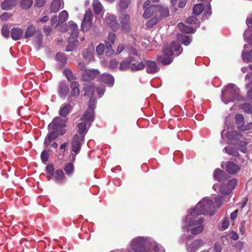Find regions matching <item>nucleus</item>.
<instances>
[{
  "label": "nucleus",
  "instance_id": "obj_48",
  "mask_svg": "<svg viewBox=\"0 0 252 252\" xmlns=\"http://www.w3.org/2000/svg\"><path fill=\"white\" fill-rule=\"evenodd\" d=\"M32 4V0H21L20 6L23 9L29 8Z\"/></svg>",
  "mask_w": 252,
  "mask_h": 252
},
{
  "label": "nucleus",
  "instance_id": "obj_26",
  "mask_svg": "<svg viewBox=\"0 0 252 252\" xmlns=\"http://www.w3.org/2000/svg\"><path fill=\"white\" fill-rule=\"evenodd\" d=\"M17 0H5L1 3V8L4 10H8L15 6Z\"/></svg>",
  "mask_w": 252,
  "mask_h": 252
},
{
  "label": "nucleus",
  "instance_id": "obj_8",
  "mask_svg": "<svg viewBox=\"0 0 252 252\" xmlns=\"http://www.w3.org/2000/svg\"><path fill=\"white\" fill-rule=\"evenodd\" d=\"M93 14L91 10H87L84 16L83 20L82 22V30L83 31H87L90 29L92 25Z\"/></svg>",
  "mask_w": 252,
  "mask_h": 252
},
{
  "label": "nucleus",
  "instance_id": "obj_2",
  "mask_svg": "<svg viewBox=\"0 0 252 252\" xmlns=\"http://www.w3.org/2000/svg\"><path fill=\"white\" fill-rule=\"evenodd\" d=\"M216 212L213 201L207 197L203 198L190 212L192 215L213 216Z\"/></svg>",
  "mask_w": 252,
  "mask_h": 252
},
{
  "label": "nucleus",
  "instance_id": "obj_23",
  "mask_svg": "<svg viewBox=\"0 0 252 252\" xmlns=\"http://www.w3.org/2000/svg\"><path fill=\"white\" fill-rule=\"evenodd\" d=\"M64 4L62 0H54L51 6V10L53 12H57L60 9L63 7Z\"/></svg>",
  "mask_w": 252,
  "mask_h": 252
},
{
  "label": "nucleus",
  "instance_id": "obj_50",
  "mask_svg": "<svg viewBox=\"0 0 252 252\" xmlns=\"http://www.w3.org/2000/svg\"><path fill=\"white\" fill-rule=\"evenodd\" d=\"M95 99L91 97L89 102V109L86 111H89V112H92L93 115L94 110L95 108Z\"/></svg>",
  "mask_w": 252,
  "mask_h": 252
},
{
  "label": "nucleus",
  "instance_id": "obj_33",
  "mask_svg": "<svg viewBox=\"0 0 252 252\" xmlns=\"http://www.w3.org/2000/svg\"><path fill=\"white\" fill-rule=\"evenodd\" d=\"M116 35L114 33L111 32L108 35L107 39L105 41V46L107 49L112 47L115 40Z\"/></svg>",
  "mask_w": 252,
  "mask_h": 252
},
{
  "label": "nucleus",
  "instance_id": "obj_14",
  "mask_svg": "<svg viewBox=\"0 0 252 252\" xmlns=\"http://www.w3.org/2000/svg\"><path fill=\"white\" fill-rule=\"evenodd\" d=\"M105 19L107 24L112 30L116 31L119 29L120 25L115 16L113 15H109Z\"/></svg>",
  "mask_w": 252,
  "mask_h": 252
},
{
  "label": "nucleus",
  "instance_id": "obj_29",
  "mask_svg": "<svg viewBox=\"0 0 252 252\" xmlns=\"http://www.w3.org/2000/svg\"><path fill=\"white\" fill-rule=\"evenodd\" d=\"M145 66V63L141 61L139 63H132V62L130 65V70L132 71H136L144 68Z\"/></svg>",
  "mask_w": 252,
  "mask_h": 252
},
{
  "label": "nucleus",
  "instance_id": "obj_5",
  "mask_svg": "<svg viewBox=\"0 0 252 252\" xmlns=\"http://www.w3.org/2000/svg\"><path fill=\"white\" fill-rule=\"evenodd\" d=\"M180 47L178 42H172L170 45L164 47L163 50V54L158 56L157 61L163 65L170 63L173 61L171 57L173 55V51H179Z\"/></svg>",
  "mask_w": 252,
  "mask_h": 252
},
{
  "label": "nucleus",
  "instance_id": "obj_40",
  "mask_svg": "<svg viewBox=\"0 0 252 252\" xmlns=\"http://www.w3.org/2000/svg\"><path fill=\"white\" fill-rule=\"evenodd\" d=\"M224 135L229 139H233L237 137L238 133L234 131H227L225 132V130H223L221 132V137L222 138Z\"/></svg>",
  "mask_w": 252,
  "mask_h": 252
},
{
  "label": "nucleus",
  "instance_id": "obj_46",
  "mask_svg": "<svg viewBox=\"0 0 252 252\" xmlns=\"http://www.w3.org/2000/svg\"><path fill=\"white\" fill-rule=\"evenodd\" d=\"M223 151L225 152L228 155H232L234 157H237L239 156L237 150L233 148L225 147L223 149Z\"/></svg>",
  "mask_w": 252,
  "mask_h": 252
},
{
  "label": "nucleus",
  "instance_id": "obj_32",
  "mask_svg": "<svg viewBox=\"0 0 252 252\" xmlns=\"http://www.w3.org/2000/svg\"><path fill=\"white\" fill-rule=\"evenodd\" d=\"M79 84L77 82L75 81L71 82V96H76L79 94V89L78 88Z\"/></svg>",
  "mask_w": 252,
  "mask_h": 252
},
{
  "label": "nucleus",
  "instance_id": "obj_36",
  "mask_svg": "<svg viewBox=\"0 0 252 252\" xmlns=\"http://www.w3.org/2000/svg\"><path fill=\"white\" fill-rule=\"evenodd\" d=\"M133 62L131 58H129L123 61L120 64L119 68L121 70H126L129 68L130 69V65Z\"/></svg>",
  "mask_w": 252,
  "mask_h": 252
},
{
  "label": "nucleus",
  "instance_id": "obj_24",
  "mask_svg": "<svg viewBox=\"0 0 252 252\" xmlns=\"http://www.w3.org/2000/svg\"><path fill=\"white\" fill-rule=\"evenodd\" d=\"M78 41L77 38L69 37L68 38V44L66 46L65 51L67 52L71 51L77 46Z\"/></svg>",
  "mask_w": 252,
  "mask_h": 252
},
{
  "label": "nucleus",
  "instance_id": "obj_63",
  "mask_svg": "<svg viewBox=\"0 0 252 252\" xmlns=\"http://www.w3.org/2000/svg\"><path fill=\"white\" fill-rule=\"evenodd\" d=\"M34 40L37 41L38 46H40L41 43H42V35L40 32H37V36L34 37Z\"/></svg>",
  "mask_w": 252,
  "mask_h": 252
},
{
  "label": "nucleus",
  "instance_id": "obj_19",
  "mask_svg": "<svg viewBox=\"0 0 252 252\" xmlns=\"http://www.w3.org/2000/svg\"><path fill=\"white\" fill-rule=\"evenodd\" d=\"M101 81L107 84L110 86H112L114 83V77L109 73H103L99 77Z\"/></svg>",
  "mask_w": 252,
  "mask_h": 252
},
{
  "label": "nucleus",
  "instance_id": "obj_55",
  "mask_svg": "<svg viewBox=\"0 0 252 252\" xmlns=\"http://www.w3.org/2000/svg\"><path fill=\"white\" fill-rule=\"evenodd\" d=\"M228 236L229 238L233 241H236L238 240L239 238L238 234L233 230L230 231L228 234Z\"/></svg>",
  "mask_w": 252,
  "mask_h": 252
},
{
  "label": "nucleus",
  "instance_id": "obj_54",
  "mask_svg": "<svg viewBox=\"0 0 252 252\" xmlns=\"http://www.w3.org/2000/svg\"><path fill=\"white\" fill-rule=\"evenodd\" d=\"M56 59L62 64H64L66 62V58L63 53H59L56 55Z\"/></svg>",
  "mask_w": 252,
  "mask_h": 252
},
{
  "label": "nucleus",
  "instance_id": "obj_59",
  "mask_svg": "<svg viewBox=\"0 0 252 252\" xmlns=\"http://www.w3.org/2000/svg\"><path fill=\"white\" fill-rule=\"evenodd\" d=\"M104 50V45L103 44H99L96 48V51L98 55H102Z\"/></svg>",
  "mask_w": 252,
  "mask_h": 252
},
{
  "label": "nucleus",
  "instance_id": "obj_37",
  "mask_svg": "<svg viewBox=\"0 0 252 252\" xmlns=\"http://www.w3.org/2000/svg\"><path fill=\"white\" fill-rule=\"evenodd\" d=\"M94 91V87L93 85H88L84 89L83 95L92 96Z\"/></svg>",
  "mask_w": 252,
  "mask_h": 252
},
{
  "label": "nucleus",
  "instance_id": "obj_10",
  "mask_svg": "<svg viewBox=\"0 0 252 252\" xmlns=\"http://www.w3.org/2000/svg\"><path fill=\"white\" fill-rule=\"evenodd\" d=\"M66 122L60 117L55 118L49 125V128L55 130H60L65 126Z\"/></svg>",
  "mask_w": 252,
  "mask_h": 252
},
{
  "label": "nucleus",
  "instance_id": "obj_15",
  "mask_svg": "<svg viewBox=\"0 0 252 252\" xmlns=\"http://www.w3.org/2000/svg\"><path fill=\"white\" fill-rule=\"evenodd\" d=\"M145 67L146 71L148 73H155L159 70V67H158L156 63L152 61H145Z\"/></svg>",
  "mask_w": 252,
  "mask_h": 252
},
{
  "label": "nucleus",
  "instance_id": "obj_3",
  "mask_svg": "<svg viewBox=\"0 0 252 252\" xmlns=\"http://www.w3.org/2000/svg\"><path fill=\"white\" fill-rule=\"evenodd\" d=\"M186 223L187 230L192 234L197 235L200 233L204 228L203 222L204 219L202 217H199L198 216L192 215L190 213L184 220Z\"/></svg>",
  "mask_w": 252,
  "mask_h": 252
},
{
  "label": "nucleus",
  "instance_id": "obj_56",
  "mask_svg": "<svg viewBox=\"0 0 252 252\" xmlns=\"http://www.w3.org/2000/svg\"><path fill=\"white\" fill-rule=\"evenodd\" d=\"M1 33L5 37H8L9 35V30L7 25H3L1 29Z\"/></svg>",
  "mask_w": 252,
  "mask_h": 252
},
{
  "label": "nucleus",
  "instance_id": "obj_6",
  "mask_svg": "<svg viewBox=\"0 0 252 252\" xmlns=\"http://www.w3.org/2000/svg\"><path fill=\"white\" fill-rule=\"evenodd\" d=\"M94 121L93 115L92 112L86 111L80 119V122L78 124L79 135H83L86 131L87 126H89Z\"/></svg>",
  "mask_w": 252,
  "mask_h": 252
},
{
  "label": "nucleus",
  "instance_id": "obj_62",
  "mask_svg": "<svg viewBox=\"0 0 252 252\" xmlns=\"http://www.w3.org/2000/svg\"><path fill=\"white\" fill-rule=\"evenodd\" d=\"M57 130H54L53 131H51L47 135L52 140H55L59 135L58 132L57 131Z\"/></svg>",
  "mask_w": 252,
  "mask_h": 252
},
{
  "label": "nucleus",
  "instance_id": "obj_7",
  "mask_svg": "<svg viewBox=\"0 0 252 252\" xmlns=\"http://www.w3.org/2000/svg\"><path fill=\"white\" fill-rule=\"evenodd\" d=\"M121 29L125 32H128L130 31V15L127 13H123L119 17Z\"/></svg>",
  "mask_w": 252,
  "mask_h": 252
},
{
  "label": "nucleus",
  "instance_id": "obj_9",
  "mask_svg": "<svg viewBox=\"0 0 252 252\" xmlns=\"http://www.w3.org/2000/svg\"><path fill=\"white\" fill-rule=\"evenodd\" d=\"M84 140V135L76 134L71 143V151L75 154L79 153L81 147V141Z\"/></svg>",
  "mask_w": 252,
  "mask_h": 252
},
{
  "label": "nucleus",
  "instance_id": "obj_42",
  "mask_svg": "<svg viewBox=\"0 0 252 252\" xmlns=\"http://www.w3.org/2000/svg\"><path fill=\"white\" fill-rule=\"evenodd\" d=\"M94 50V47L92 45L89 47L88 51H84L83 53V57L84 59L91 60L93 58V52Z\"/></svg>",
  "mask_w": 252,
  "mask_h": 252
},
{
  "label": "nucleus",
  "instance_id": "obj_16",
  "mask_svg": "<svg viewBox=\"0 0 252 252\" xmlns=\"http://www.w3.org/2000/svg\"><path fill=\"white\" fill-rule=\"evenodd\" d=\"M247 24L249 28L251 29V32L252 33L249 36V34L250 33L249 30L245 31L243 34L244 38L245 41L249 43V44L252 45V17L248 19Z\"/></svg>",
  "mask_w": 252,
  "mask_h": 252
},
{
  "label": "nucleus",
  "instance_id": "obj_57",
  "mask_svg": "<svg viewBox=\"0 0 252 252\" xmlns=\"http://www.w3.org/2000/svg\"><path fill=\"white\" fill-rule=\"evenodd\" d=\"M246 221H243L239 226L240 233L243 235L245 234Z\"/></svg>",
  "mask_w": 252,
  "mask_h": 252
},
{
  "label": "nucleus",
  "instance_id": "obj_27",
  "mask_svg": "<svg viewBox=\"0 0 252 252\" xmlns=\"http://www.w3.org/2000/svg\"><path fill=\"white\" fill-rule=\"evenodd\" d=\"M23 32V31L21 29L13 28L11 30V36L14 40H17L21 38Z\"/></svg>",
  "mask_w": 252,
  "mask_h": 252
},
{
  "label": "nucleus",
  "instance_id": "obj_49",
  "mask_svg": "<svg viewBox=\"0 0 252 252\" xmlns=\"http://www.w3.org/2000/svg\"><path fill=\"white\" fill-rule=\"evenodd\" d=\"M241 108L247 113H252V105L250 103H244L241 105Z\"/></svg>",
  "mask_w": 252,
  "mask_h": 252
},
{
  "label": "nucleus",
  "instance_id": "obj_18",
  "mask_svg": "<svg viewBox=\"0 0 252 252\" xmlns=\"http://www.w3.org/2000/svg\"><path fill=\"white\" fill-rule=\"evenodd\" d=\"M226 169L229 174H235L240 171V167L238 164L231 161L227 163Z\"/></svg>",
  "mask_w": 252,
  "mask_h": 252
},
{
  "label": "nucleus",
  "instance_id": "obj_20",
  "mask_svg": "<svg viewBox=\"0 0 252 252\" xmlns=\"http://www.w3.org/2000/svg\"><path fill=\"white\" fill-rule=\"evenodd\" d=\"M157 13L158 14V19H159L160 17H168L169 15V11L166 6H159L157 5Z\"/></svg>",
  "mask_w": 252,
  "mask_h": 252
},
{
  "label": "nucleus",
  "instance_id": "obj_13",
  "mask_svg": "<svg viewBox=\"0 0 252 252\" xmlns=\"http://www.w3.org/2000/svg\"><path fill=\"white\" fill-rule=\"evenodd\" d=\"M203 241L202 239H195L192 242L187 244V250L188 252H195L198 248L203 246Z\"/></svg>",
  "mask_w": 252,
  "mask_h": 252
},
{
  "label": "nucleus",
  "instance_id": "obj_35",
  "mask_svg": "<svg viewBox=\"0 0 252 252\" xmlns=\"http://www.w3.org/2000/svg\"><path fill=\"white\" fill-rule=\"evenodd\" d=\"M235 123L237 126L238 128L240 130L241 127L244 124V118L242 114H239L235 117Z\"/></svg>",
  "mask_w": 252,
  "mask_h": 252
},
{
  "label": "nucleus",
  "instance_id": "obj_52",
  "mask_svg": "<svg viewBox=\"0 0 252 252\" xmlns=\"http://www.w3.org/2000/svg\"><path fill=\"white\" fill-rule=\"evenodd\" d=\"M68 16V13L65 10H63L59 16V21L60 23L64 22L67 19Z\"/></svg>",
  "mask_w": 252,
  "mask_h": 252
},
{
  "label": "nucleus",
  "instance_id": "obj_58",
  "mask_svg": "<svg viewBox=\"0 0 252 252\" xmlns=\"http://www.w3.org/2000/svg\"><path fill=\"white\" fill-rule=\"evenodd\" d=\"M49 158V152L48 151H43L41 154V159L43 162H46Z\"/></svg>",
  "mask_w": 252,
  "mask_h": 252
},
{
  "label": "nucleus",
  "instance_id": "obj_12",
  "mask_svg": "<svg viewBox=\"0 0 252 252\" xmlns=\"http://www.w3.org/2000/svg\"><path fill=\"white\" fill-rule=\"evenodd\" d=\"M237 184V180L235 179H232L229 180L227 183V189H224L225 184L223 183L220 185V191L224 194H229L232 189H234Z\"/></svg>",
  "mask_w": 252,
  "mask_h": 252
},
{
  "label": "nucleus",
  "instance_id": "obj_30",
  "mask_svg": "<svg viewBox=\"0 0 252 252\" xmlns=\"http://www.w3.org/2000/svg\"><path fill=\"white\" fill-rule=\"evenodd\" d=\"M36 32V28L33 25H31L28 27L26 31L24 37L28 38L32 36Z\"/></svg>",
  "mask_w": 252,
  "mask_h": 252
},
{
  "label": "nucleus",
  "instance_id": "obj_39",
  "mask_svg": "<svg viewBox=\"0 0 252 252\" xmlns=\"http://www.w3.org/2000/svg\"><path fill=\"white\" fill-rule=\"evenodd\" d=\"M178 27L183 32L187 33L193 32V29L191 27L186 26L182 23H180L178 24Z\"/></svg>",
  "mask_w": 252,
  "mask_h": 252
},
{
  "label": "nucleus",
  "instance_id": "obj_61",
  "mask_svg": "<svg viewBox=\"0 0 252 252\" xmlns=\"http://www.w3.org/2000/svg\"><path fill=\"white\" fill-rule=\"evenodd\" d=\"M252 129V123L250 122L246 125H243V127H241L240 130L241 131H246Z\"/></svg>",
  "mask_w": 252,
  "mask_h": 252
},
{
  "label": "nucleus",
  "instance_id": "obj_1",
  "mask_svg": "<svg viewBox=\"0 0 252 252\" xmlns=\"http://www.w3.org/2000/svg\"><path fill=\"white\" fill-rule=\"evenodd\" d=\"M152 245L155 252H165L164 248L160 245L152 242L149 237H137L130 242L131 248L134 252H149Z\"/></svg>",
  "mask_w": 252,
  "mask_h": 252
},
{
  "label": "nucleus",
  "instance_id": "obj_53",
  "mask_svg": "<svg viewBox=\"0 0 252 252\" xmlns=\"http://www.w3.org/2000/svg\"><path fill=\"white\" fill-rule=\"evenodd\" d=\"M229 225V221L227 218H224L222 220V224L220 228V230L221 231L227 229Z\"/></svg>",
  "mask_w": 252,
  "mask_h": 252
},
{
  "label": "nucleus",
  "instance_id": "obj_51",
  "mask_svg": "<svg viewBox=\"0 0 252 252\" xmlns=\"http://www.w3.org/2000/svg\"><path fill=\"white\" fill-rule=\"evenodd\" d=\"M158 20V16H154L147 22L146 26L149 28H151L157 23Z\"/></svg>",
  "mask_w": 252,
  "mask_h": 252
},
{
  "label": "nucleus",
  "instance_id": "obj_11",
  "mask_svg": "<svg viewBox=\"0 0 252 252\" xmlns=\"http://www.w3.org/2000/svg\"><path fill=\"white\" fill-rule=\"evenodd\" d=\"M97 69H85L82 74V79L85 81L94 79L99 74Z\"/></svg>",
  "mask_w": 252,
  "mask_h": 252
},
{
  "label": "nucleus",
  "instance_id": "obj_47",
  "mask_svg": "<svg viewBox=\"0 0 252 252\" xmlns=\"http://www.w3.org/2000/svg\"><path fill=\"white\" fill-rule=\"evenodd\" d=\"M243 60L245 62H252V51L250 52H242Z\"/></svg>",
  "mask_w": 252,
  "mask_h": 252
},
{
  "label": "nucleus",
  "instance_id": "obj_45",
  "mask_svg": "<svg viewBox=\"0 0 252 252\" xmlns=\"http://www.w3.org/2000/svg\"><path fill=\"white\" fill-rule=\"evenodd\" d=\"M64 74L67 78V80L69 81H71L72 80H74L76 79V77L75 75H74L69 69H65L64 70Z\"/></svg>",
  "mask_w": 252,
  "mask_h": 252
},
{
  "label": "nucleus",
  "instance_id": "obj_34",
  "mask_svg": "<svg viewBox=\"0 0 252 252\" xmlns=\"http://www.w3.org/2000/svg\"><path fill=\"white\" fill-rule=\"evenodd\" d=\"M177 38L182 43L186 46L188 45L191 41V39L189 36L182 34H178Z\"/></svg>",
  "mask_w": 252,
  "mask_h": 252
},
{
  "label": "nucleus",
  "instance_id": "obj_17",
  "mask_svg": "<svg viewBox=\"0 0 252 252\" xmlns=\"http://www.w3.org/2000/svg\"><path fill=\"white\" fill-rule=\"evenodd\" d=\"M152 15L158 16V14L157 13V5H152L146 8L143 15V17L146 19L150 18Z\"/></svg>",
  "mask_w": 252,
  "mask_h": 252
},
{
  "label": "nucleus",
  "instance_id": "obj_38",
  "mask_svg": "<svg viewBox=\"0 0 252 252\" xmlns=\"http://www.w3.org/2000/svg\"><path fill=\"white\" fill-rule=\"evenodd\" d=\"M55 180L59 182H63L65 180V177L62 170H58L55 172Z\"/></svg>",
  "mask_w": 252,
  "mask_h": 252
},
{
  "label": "nucleus",
  "instance_id": "obj_44",
  "mask_svg": "<svg viewBox=\"0 0 252 252\" xmlns=\"http://www.w3.org/2000/svg\"><path fill=\"white\" fill-rule=\"evenodd\" d=\"M203 10V6L202 4H196L194 6L193 13L195 15H198L202 13Z\"/></svg>",
  "mask_w": 252,
  "mask_h": 252
},
{
  "label": "nucleus",
  "instance_id": "obj_43",
  "mask_svg": "<svg viewBox=\"0 0 252 252\" xmlns=\"http://www.w3.org/2000/svg\"><path fill=\"white\" fill-rule=\"evenodd\" d=\"M64 170L68 176H71L74 172V166L71 163H68L65 165Z\"/></svg>",
  "mask_w": 252,
  "mask_h": 252
},
{
  "label": "nucleus",
  "instance_id": "obj_31",
  "mask_svg": "<svg viewBox=\"0 0 252 252\" xmlns=\"http://www.w3.org/2000/svg\"><path fill=\"white\" fill-rule=\"evenodd\" d=\"M93 10L95 14H99L102 10V5L98 0H94L93 2Z\"/></svg>",
  "mask_w": 252,
  "mask_h": 252
},
{
  "label": "nucleus",
  "instance_id": "obj_21",
  "mask_svg": "<svg viewBox=\"0 0 252 252\" xmlns=\"http://www.w3.org/2000/svg\"><path fill=\"white\" fill-rule=\"evenodd\" d=\"M131 0H119L117 4V8L121 13H123L129 6Z\"/></svg>",
  "mask_w": 252,
  "mask_h": 252
},
{
  "label": "nucleus",
  "instance_id": "obj_60",
  "mask_svg": "<svg viewBox=\"0 0 252 252\" xmlns=\"http://www.w3.org/2000/svg\"><path fill=\"white\" fill-rule=\"evenodd\" d=\"M105 91V87L102 85L97 88V93L101 97Z\"/></svg>",
  "mask_w": 252,
  "mask_h": 252
},
{
  "label": "nucleus",
  "instance_id": "obj_4",
  "mask_svg": "<svg viewBox=\"0 0 252 252\" xmlns=\"http://www.w3.org/2000/svg\"><path fill=\"white\" fill-rule=\"evenodd\" d=\"M241 98L239 89L235 84H229L221 91V99L225 104Z\"/></svg>",
  "mask_w": 252,
  "mask_h": 252
},
{
  "label": "nucleus",
  "instance_id": "obj_64",
  "mask_svg": "<svg viewBox=\"0 0 252 252\" xmlns=\"http://www.w3.org/2000/svg\"><path fill=\"white\" fill-rule=\"evenodd\" d=\"M247 94L249 97L252 96V80L247 85Z\"/></svg>",
  "mask_w": 252,
  "mask_h": 252
},
{
  "label": "nucleus",
  "instance_id": "obj_41",
  "mask_svg": "<svg viewBox=\"0 0 252 252\" xmlns=\"http://www.w3.org/2000/svg\"><path fill=\"white\" fill-rule=\"evenodd\" d=\"M69 89L66 84L61 83L59 86V94L61 96H65L68 93Z\"/></svg>",
  "mask_w": 252,
  "mask_h": 252
},
{
  "label": "nucleus",
  "instance_id": "obj_25",
  "mask_svg": "<svg viewBox=\"0 0 252 252\" xmlns=\"http://www.w3.org/2000/svg\"><path fill=\"white\" fill-rule=\"evenodd\" d=\"M214 178L220 182L226 178L225 173L220 169H216L214 172Z\"/></svg>",
  "mask_w": 252,
  "mask_h": 252
},
{
  "label": "nucleus",
  "instance_id": "obj_22",
  "mask_svg": "<svg viewBox=\"0 0 252 252\" xmlns=\"http://www.w3.org/2000/svg\"><path fill=\"white\" fill-rule=\"evenodd\" d=\"M67 31L70 34V37L77 38L78 29H77V25L75 23H70Z\"/></svg>",
  "mask_w": 252,
  "mask_h": 252
},
{
  "label": "nucleus",
  "instance_id": "obj_28",
  "mask_svg": "<svg viewBox=\"0 0 252 252\" xmlns=\"http://www.w3.org/2000/svg\"><path fill=\"white\" fill-rule=\"evenodd\" d=\"M71 108L72 107L71 105L69 104H64L62 105L61 106L59 111L60 115L62 117H65L70 111Z\"/></svg>",
  "mask_w": 252,
  "mask_h": 252
}]
</instances>
